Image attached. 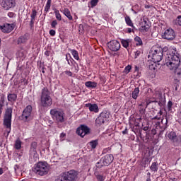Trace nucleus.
I'll return each mask as SVG.
<instances>
[{
  "mask_svg": "<svg viewBox=\"0 0 181 181\" xmlns=\"http://www.w3.org/2000/svg\"><path fill=\"white\" fill-rule=\"evenodd\" d=\"M175 47H170L165 57V66L171 71H176L180 66V58Z\"/></svg>",
  "mask_w": 181,
  "mask_h": 181,
  "instance_id": "f257e3e1",
  "label": "nucleus"
},
{
  "mask_svg": "<svg viewBox=\"0 0 181 181\" xmlns=\"http://www.w3.org/2000/svg\"><path fill=\"white\" fill-rule=\"evenodd\" d=\"M148 57L152 59L153 63H159L163 59V49L154 46L151 48Z\"/></svg>",
  "mask_w": 181,
  "mask_h": 181,
  "instance_id": "f03ea898",
  "label": "nucleus"
},
{
  "mask_svg": "<svg viewBox=\"0 0 181 181\" xmlns=\"http://www.w3.org/2000/svg\"><path fill=\"white\" fill-rule=\"evenodd\" d=\"M41 105L46 108L50 107L53 103L52 97H50V91L47 88L42 89L41 97H40Z\"/></svg>",
  "mask_w": 181,
  "mask_h": 181,
  "instance_id": "7ed1b4c3",
  "label": "nucleus"
},
{
  "mask_svg": "<svg viewBox=\"0 0 181 181\" xmlns=\"http://www.w3.org/2000/svg\"><path fill=\"white\" fill-rule=\"evenodd\" d=\"M12 125V108L8 107L6 110L4 117V126L6 128V132L7 135L11 134V126Z\"/></svg>",
  "mask_w": 181,
  "mask_h": 181,
  "instance_id": "20e7f679",
  "label": "nucleus"
},
{
  "mask_svg": "<svg viewBox=\"0 0 181 181\" xmlns=\"http://www.w3.org/2000/svg\"><path fill=\"white\" fill-rule=\"evenodd\" d=\"M34 172L40 176H45L49 173V166L46 162H38L35 168Z\"/></svg>",
  "mask_w": 181,
  "mask_h": 181,
  "instance_id": "39448f33",
  "label": "nucleus"
},
{
  "mask_svg": "<svg viewBox=\"0 0 181 181\" xmlns=\"http://www.w3.org/2000/svg\"><path fill=\"white\" fill-rule=\"evenodd\" d=\"M50 115L52 117V119L57 122L62 123L66 121V116H64V112L62 110H57V109H52L50 110Z\"/></svg>",
  "mask_w": 181,
  "mask_h": 181,
  "instance_id": "423d86ee",
  "label": "nucleus"
},
{
  "mask_svg": "<svg viewBox=\"0 0 181 181\" xmlns=\"http://www.w3.org/2000/svg\"><path fill=\"white\" fill-rule=\"evenodd\" d=\"M77 177V172L74 170H71L66 173H63L60 175L59 179L61 181H73Z\"/></svg>",
  "mask_w": 181,
  "mask_h": 181,
  "instance_id": "0eeeda50",
  "label": "nucleus"
},
{
  "mask_svg": "<svg viewBox=\"0 0 181 181\" xmlns=\"http://www.w3.org/2000/svg\"><path fill=\"white\" fill-rule=\"evenodd\" d=\"M22 121L24 122H29L32 119V106L28 105L23 111L21 115Z\"/></svg>",
  "mask_w": 181,
  "mask_h": 181,
  "instance_id": "6e6552de",
  "label": "nucleus"
},
{
  "mask_svg": "<svg viewBox=\"0 0 181 181\" xmlns=\"http://www.w3.org/2000/svg\"><path fill=\"white\" fill-rule=\"evenodd\" d=\"M107 47L111 52H118L121 49V44L115 40H112L107 43Z\"/></svg>",
  "mask_w": 181,
  "mask_h": 181,
  "instance_id": "1a4fd4ad",
  "label": "nucleus"
},
{
  "mask_svg": "<svg viewBox=\"0 0 181 181\" xmlns=\"http://www.w3.org/2000/svg\"><path fill=\"white\" fill-rule=\"evenodd\" d=\"M108 118H110V113L107 112H103L95 119V124H97V125H103V124H104V122H105Z\"/></svg>",
  "mask_w": 181,
  "mask_h": 181,
  "instance_id": "9d476101",
  "label": "nucleus"
},
{
  "mask_svg": "<svg viewBox=\"0 0 181 181\" xmlns=\"http://www.w3.org/2000/svg\"><path fill=\"white\" fill-rule=\"evenodd\" d=\"M176 35L175 31L172 28H168L165 30L164 34L163 35V38L166 39L167 40H173Z\"/></svg>",
  "mask_w": 181,
  "mask_h": 181,
  "instance_id": "9b49d317",
  "label": "nucleus"
},
{
  "mask_svg": "<svg viewBox=\"0 0 181 181\" xmlns=\"http://www.w3.org/2000/svg\"><path fill=\"white\" fill-rule=\"evenodd\" d=\"M15 5H16L15 0H3L1 2V6L6 11H9L11 8H15Z\"/></svg>",
  "mask_w": 181,
  "mask_h": 181,
  "instance_id": "f8f14e48",
  "label": "nucleus"
},
{
  "mask_svg": "<svg viewBox=\"0 0 181 181\" xmlns=\"http://www.w3.org/2000/svg\"><path fill=\"white\" fill-rule=\"evenodd\" d=\"M112 160H114V156L112 154H107L101 158L100 163L102 166H108V165L112 163Z\"/></svg>",
  "mask_w": 181,
  "mask_h": 181,
  "instance_id": "ddd939ff",
  "label": "nucleus"
},
{
  "mask_svg": "<svg viewBox=\"0 0 181 181\" xmlns=\"http://www.w3.org/2000/svg\"><path fill=\"white\" fill-rule=\"evenodd\" d=\"M88 132H90V129L88 128V127L84 125H81L76 130V134L82 138L86 136V135H87Z\"/></svg>",
  "mask_w": 181,
  "mask_h": 181,
  "instance_id": "4468645a",
  "label": "nucleus"
},
{
  "mask_svg": "<svg viewBox=\"0 0 181 181\" xmlns=\"http://www.w3.org/2000/svg\"><path fill=\"white\" fill-rule=\"evenodd\" d=\"M13 24L6 23L4 25H0V30L4 33H11L13 30Z\"/></svg>",
  "mask_w": 181,
  "mask_h": 181,
  "instance_id": "2eb2a0df",
  "label": "nucleus"
},
{
  "mask_svg": "<svg viewBox=\"0 0 181 181\" xmlns=\"http://www.w3.org/2000/svg\"><path fill=\"white\" fill-rule=\"evenodd\" d=\"M165 138H168L172 142H177V135L175 132L166 133Z\"/></svg>",
  "mask_w": 181,
  "mask_h": 181,
  "instance_id": "dca6fc26",
  "label": "nucleus"
},
{
  "mask_svg": "<svg viewBox=\"0 0 181 181\" xmlns=\"http://www.w3.org/2000/svg\"><path fill=\"white\" fill-rule=\"evenodd\" d=\"M86 107H88L90 112L97 113L98 112V111H100V110L98 109V105H97V104L88 103V104H86Z\"/></svg>",
  "mask_w": 181,
  "mask_h": 181,
  "instance_id": "f3484780",
  "label": "nucleus"
},
{
  "mask_svg": "<svg viewBox=\"0 0 181 181\" xmlns=\"http://www.w3.org/2000/svg\"><path fill=\"white\" fill-rule=\"evenodd\" d=\"M149 25H148V23L146 21V20H144L141 23V26L140 27V32H142L143 33H145L146 32H148L149 30Z\"/></svg>",
  "mask_w": 181,
  "mask_h": 181,
  "instance_id": "a211bd4d",
  "label": "nucleus"
},
{
  "mask_svg": "<svg viewBox=\"0 0 181 181\" xmlns=\"http://www.w3.org/2000/svg\"><path fill=\"white\" fill-rule=\"evenodd\" d=\"M28 40V35H25L18 37V39L17 40V44L22 45L23 43H26Z\"/></svg>",
  "mask_w": 181,
  "mask_h": 181,
  "instance_id": "6ab92c4d",
  "label": "nucleus"
},
{
  "mask_svg": "<svg viewBox=\"0 0 181 181\" xmlns=\"http://www.w3.org/2000/svg\"><path fill=\"white\" fill-rule=\"evenodd\" d=\"M86 87L87 88H90V90H93V88H95L97 87L98 83L96 82H93V81H86L85 83Z\"/></svg>",
  "mask_w": 181,
  "mask_h": 181,
  "instance_id": "aec40b11",
  "label": "nucleus"
},
{
  "mask_svg": "<svg viewBox=\"0 0 181 181\" xmlns=\"http://www.w3.org/2000/svg\"><path fill=\"white\" fill-rule=\"evenodd\" d=\"M8 101H10L11 103H15L16 101V98H18V95L15 93H10L7 96Z\"/></svg>",
  "mask_w": 181,
  "mask_h": 181,
  "instance_id": "412c9836",
  "label": "nucleus"
},
{
  "mask_svg": "<svg viewBox=\"0 0 181 181\" xmlns=\"http://www.w3.org/2000/svg\"><path fill=\"white\" fill-rule=\"evenodd\" d=\"M63 13L68 18L69 21H73V16H71V13H70V10L69 8H64L63 10Z\"/></svg>",
  "mask_w": 181,
  "mask_h": 181,
  "instance_id": "4be33fe9",
  "label": "nucleus"
},
{
  "mask_svg": "<svg viewBox=\"0 0 181 181\" xmlns=\"http://www.w3.org/2000/svg\"><path fill=\"white\" fill-rule=\"evenodd\" d=\"M139 95V88H136L132 93V97L134 100H136Z\"/></svg>",
  "mask_w": 181,
  "mask_h": 181,
  "instance_id": "5701e85b",
  "label": "nucleus"
},
{
  "mask_svg": "<svg viewBox=\"0 0 181 181\" xmlns=\"http://www.w3.org/2000/svg\"><path fill=\"white\" fill-rule=\"evenodd\" d=\"M89 146H90L91 149H95L98 146V140H93L88 143Z\"/></svg>",
  "mask_w": 181,
  "mask_h": 181,
  "instance_id": "b1692460",
  "label": "nucleus"
},
{
  "mask_svg": "<svg viewBox=\"0 0 181 181\" xmlns=\"http://www.w3.org/2000/svg\"><path fill=\"white\" fill-rule=\"evenodd\" d=\"M15 173L17 175H21L22 173L23 168L21 165H14Z\"/></svg>",
  "mask_w": 181,
  "mask_h": 181,
  "instance_id": "393cba45",
  "label": "nucleus"
},
{
  "mask_svg": "<svg viewBox=\"0 0 181 181\" xmlns=\"http://www.w3.org/2000/svg\"><path fill=\"white\" fill-rule=\"evenodd\" d=\"M125 22L127 25H128V26H131L132 28H135L134 26V23H132V20H131V18H129V16H127L125 17Z\"/></svg>",
  "mask_w": 181,
  "mask_h": 181,
  "instance_id": "a878e982",
  "label": "nucleus"
},
{
  "mask_svg": "<svg viewBox=\"0 0 181 181\" xmlns=\"http://www.w3.org/2000/svg\"><path fill=\"white\" fill-rule=\"evenodd\" d=\"M150 169L152 172H158V163L153 162L151 164Z\"/></svg>",
  "mask_w": 181,
  "mask_h": 181,
  "instance_id": "bb28decb",
  "label": "nucleus"
},
{
  "mask_svg": "<svg viewBox=\"0 0 181 181\" xmlns=\"http://www.w3.org/2000/svg\"><path fill=\"white\" fill-rule=\"evenodd\" d=\"M71 53L75 60H78V59H79L78 52H77V51L76 49H72L71 51Z\"/></svg>",
  "mask_w": 181,
  "mask_h": 181,
  "instance_id": "cd10ccee",
  "label": "nucleus"
},
{
  "mask_svg": "<svg viewBox=\"0 0 181 181\" xmlns=\"http://www.w3.org/2000/svg\"><path fill=\"white\" fill-rule=\"evenodd\" d=\"M54 13L55 14V18L57 19V21H62V15L60 14V11H59V10L55 9Z\"/></svg>",
  "mask_w": 181,
  "mask_h": 181,
  "instance_id": "c85d7f7f",
  "label": "nucleus"
},
{
  "mask_svg": "<svg viewBox=\"0 0 181 181\" xmlns=\"http://www.w3.org/2000/svg\"><path fill=\"white\" fill-rule=\"evenodd\" d=\"M121 43L123 47H125V49H127L128 46H129V40H122Z\"/></svg>",
  "mask_w": 181,
  "mask_h": 181,
  "instance_id": "c756f323",
  "label": "nucleus"
},
{
  "mask_svg": "<svg viewBox=\"0 0 181 181\" xmlns=\"http://www.w3.org/2000/svg\"><path fill=\"white\" fill-rule=\"evenodd\" d=\"M50 6H52V0H47L45 7V12H47L48 11H49Z\"/></svg>",
  "mask_w": 181,
  "mask_h": 181,
  "instance_id": "7c9ffc66",
  "label": "nucleus"
},
{
  "mask_svg": "<svg viewBox=\"0 0 181 181\" xmlns=\"http://www.w3.org/2000/svg\"><path fill=\"white\" fill-rule=\"evenodd\" d=\"M21 146H22V141H21L19 139H17L15 142L16 149H21Z\"/></svg>",
  "mask_w": 181,
  "mask_h": 181,
  "instance_id": "2f4dec72",
  "label": "nucleus"
},
{
  "mask_svg": "<svg viewBox=\"0 0 181 181\" xmlns=\"http://www.w3.org/2000/svg\"><path fill=\"white\" fill-rule=\"evenodd\" d=\"M98 2H100V0H91L90 2V8H94L98 5Z\"/></svg>",
  "mask_w": 181,
  "mask_h": 181,
  "instance_id": "473e14b6",
  "label": "nucleus"
},
{
  "mask_svg": "<svg viewBox=\"0 0 181 181\" xmlns=\"http://www.w3.org/2000/svg\"><path fill=\"white\" fill-rule=\"evenodd\" d=\"M136 46H141L142 45V40L139 37H134Z\"/></svg>",
  "mask_w": 181,
  "mask_h": 181,
  "instance_id": "72a5a7b5",
  "label": "nucleus"
},
{
  "mask_svg": "<svg viewBox=\"0 0 181 181\" xmlns=\"http://www.w3.org/2000/svg\"><path fill=\"white\" fill-rule=\"evenodd\" d=\"M163 114V112H162V110H160L157 115L155 116L153 119H162V115Z\"/></svg>",
  "mask_w": 181,
  "mask_h": 181,
  "instance_id": "f704fd0d",
  "label": "nucleus"
},
{
  "mask_svg": "<svg viewBox=\"0 0 181 181\" xmlns=\"http://www.w3.org/2000/svg\"><path fill=\"white\" fill-rule=\"evenodd\" d=\"M167 108L168 111H172V108H173V103L171 100L168 102Z\"/></svg>",
  "mask_w": 181,
  "mask_h": 181,
  "instance_id": "c9c22d12",
  "label": "nucleus"
},
{
  "mask_svg": "<svg viewBox=\"0 0 181 181\" xmlns=\"http://www.w3.org/2000/svg\"><path fill=\"white\" fill-rule=\"evenodd\" d=\"M132 69V66L131 65H127L124 70V73H125V74H128V73H129L131 71Z\"/></svg>",
  "mask_w": 181,
  "mask_h": 181,
  "instance_id": "e433bc0d",
  "label": "nucleus"
},
{
  "mask_svg": "<svg viewBox=\"0 0 181 181\" xmlns=\"http://www.w3.org/2000/svg\"><path fill=\"white\" fill-rule=\"evenodd\" d=\"M36 15H37V12L36 10H33L31 13V21H35V18H36Z\"/></svg>",
  "mask_w": 181,
  "mask_h": 181,
  "instance_id": "4c0bfd02",
  "label": "nucleus"
},
{
  "mask_svg": "<svg viewBox=\"0 0 181 181\" xmlns=\"http://www.w3.org/2000/svg\"><path fill=\"white\" fill-rule=\"evenodd\" d=\"M96 178L98 181H105V177L101 175H96Z\"/></svg>",
  "mask_w": 181,
  "mask_h": 181,
  "instance_id": "58836bf2",
  "label": "nucleus"
},
{
  "mask_svg": "<svg viewBox=\"0 0 181 181\" xmlns=\"http://www.w3.org/2000/svg\"><path fill=\"white\" fill-rule=\"evenodd\" d=\"M176 22L179 26H181V16H178L176 18Z\"/></svg>",
  "mask_w": 181,
  "mask_h": 181,
  "instance_id": "ea45409f",
  "label": "nucleus"
},
{
  "mask_svg": "<svg viewBox=\"0 0 181 181\" xmlns=\"http://www.w3.org/2000/svg\"><path fill=\"white\" fill-rule=\"evenodd\" d=\"M51 26L53 28H55L56 26H57V21L54 20L52 23H51Z\"/></svg>",
  "mask_w": 181,
  "mask_h": 181,
  "instance_id": "a19ab883",
  "label": "nucleus"
},
{
  "mask_svg": "<svg viewBox=\"0 0 181 181\" xmlns=\"http://www.w3.org/2000/svg\"><path fill=\"white\" fill-rule=\"evenodd\" d=\"M65 74H66V76H69V77H73V72L70 71H66Z\"/></svg>",
  "mask_w": 181,
  "mask_h": 181,
  "instance_id": "79ce46f5",
  "label": "nucleus"
},
{
  "mask_svg": "<svg viewBox=\"0 0 181 181\" xmlns=\"http://www.w3.org/2000/svg\"><path fill=\"white\" fill-rule=\"evenodd\" d=\"M66 138V134L65 133H62L60 134V141H63Z\"/></svg>",
  "mask_w": 181,
  "mask_h": 181,
  "instance_id": "37998d69",
  "label": "nucleus"
},
{
  "mask_svg": "<svg viewBox=\"0 0 181 181\" xmlns=\"http://www.w3.org/2000/svg\"><path fill=\"white\" fill-rule=\"evenodd\" d=\"M1 104L4 105V103H5V95H1Z\"/></svg>",
  "mask_w": 181,
  "mask_h": 181,
  "instance_id": "c03bdc74",
  "label": "nucleus"
},
{
  "mask_svg": "<svg viewBox=\"0 0 181 181\" xmlns=\"http://www.w3.org/2000/svg\"><path fill=\"white\" fill-rule=\"evenodd\" d=\"M49 35H50L51 36H54V35H56V30H49Z\"/></svg>",
  "mask_w": 181,
  "mask_h": 181,
  "instance_id": "a18cd8bd",
  "label": "nucleus"
},
{
  "mask_svg": "<svg viewBox=\"0 0 181 181\" xmlns=\"http://www.w3.org/2000/svg\"><path fill=\"white\" fill-rule=\"evenodd\" d=\"M141 54V51L135 52L134 57L135 59L138 58V57Z\"/></svg>",
  "mask_w": 181,
  "mask_h": 181,
  "instance_id": "49530a36",
  "label": "nucleus"
},
{
  "mask_svg": "<svg viewBox=\"0 0 181 181\" xmlns=\"http://www.w3.org/2000/svg\"><path fill=\"white\" fill-rule=\"evenodd\" d=\"M15 14L13 13V12H10V13H8V16L9 17V18H13V16H14Z\"/></svg>",
  "mask_w": 181,
  "mask_h": 181,
  "instance_id": "de8ad7c7",
  "label": "nucleus"
},
{
  "mask_svg": "<svg viewBox=\"0 0 181 181\" xmlns=\"http://www.w3.org/2000/svg\"><path fill=\"white\" fill-rule=\"evenodd\" d=\"M178 122L181 124V112L179 114Z\"/></svg>",
  "mask_w": 181,
  "mask_h": 181,
  "instance_id": "09e8293b",
  "label": "nucleus"
},
{
  "mask_svg": "<svg viewBox=\"0 0 181 181\" xmlns=\"http://www.w3.org/2000/svg\"><path fill=\"white\" fill-rule=\"evenodd\" d=\"M18 56H19V57H23V56H24L23 52H18Z\"/></svg>",
  "mask_w": 181,
  "mask_h": 181,
  "instance_id": "8fccbe9b",
  "label": "nucleus"
},
{
  "mask_svg": "<svg viewBox=\"0 0 181 181\" xmlns=\"http://www.w3.org/2000/svg\"><path fill=\"white\" fill-rule=\"evenodd\" d=\"M149 129V127H148V126H146V127H144V128H143V130L144 131H148Z\"/></svg>",
  "mask_w": 181,
  "mask_h": 181,
  "instance_id": "3c124183",
  "label": "nucleus"
},
{
  "mask_svg": "<svg viewBox=\"0 0 181 181\" xmlns=\"http://www.w3.org/2000/svg\"><path fill=\"white\" fill-rule=\"evenodd\" d=\"M69 57H70V54H67L66 55V62H68V60L70 59H69Z\"/></svg>",
  "mask_w": 181,
  "mask_h": 181,
  "instance_id": "603ef678",
  "label": "nucleus"
},
{
  "mask_svg": "<svg viewBox=\"0 0 181 181\" xmlns=\"http://www.w3.org/2000/svg\"><path fill=\"white\" fill-rule=\"evenodd\" d=\"M122 134L123 135L128 134V130L126 129L125 130L122 131Z\"/></svg>",
  "mask_w": 181,
  "mask_h": 181,
  "instance_id": "864d4df0",
  "label": "nucleus"
},
{
  "mask_svg": "<svg viewBox=\"0 0 181 181\" xmlns=\"http://www.w3.org/2000/svg\"><path fill=\"white\" fill-rule=\"evenodd\" d=\"M71 62H73V59L70 58L69 60L67 61L68 64H69V66L71 64Z\"/></svg>",
  "mask_w": 181,
  "mask_h": 181,
  "instance_id": "5fc2aeb1",
  "label": "nucleus"
},
{
  "mask_svg": "<svg viewBox=\"0 0 181 181\" xmlns=\"http://www.w3.org/2000/svg\"><path fill=\"white\" fill-rule=\"evenodd\" d=\"M4 174V169L2 168H0V176L1 175Z\"/></svg>",
  "mask_w": 181,
  "mask_h": 181,
  "instance_id": "6e6d98bb",
  "label": "nucleus"
},
{
  "mask_svg": "<svg viewBox=\"0 0 181 181\" xmlns=\"http://www.w3.org/2000/svg\"><path fill=\"white\" fill-rule=\"evenodd\" d=\"M133 30L132 28H127V33H132Z\"/></svg>",
  "mask_w": 181,
  "mask_h": 181,
  "instance_id": "4d7b16f0",
  "label": "nucleus"
},
{
  "mask_svg": "<svg viewBox=\"0 0 181 181\" xmlns=\"http://www.w3.org/2000/svg\"><path fill=\"white\" fill-rule=\"evenodd\" d=\"M45 56H50V52H49V51H46L45 52Z\"/></svg>",
  "mask_w": 181,
  "mask_h": 181,
  "instance_id": "13d9d810",
  "label": "nucleus"
},
{
  "mask_svg": "<svg viewBox=\"0 0 181 181\" xmlns=\"http://www.w3.org/2000/svg\"><path fill=\"white\" fill-rule=\"evenodd\" d=\"M32 146H36V142H33L31 144Z\"/></svg>",
  "mask_w": 181,
  "mask_h": 181,
  "instance_id": "bf43d9fd",
  "label": "nucleus"
},
{
  "mask_svg": "<svg viewBox=\"0 0 181 181\" xmlns=\"http://www.w3.org/2000/svg\"><path fill=\"white\" fill-rule=\"evenodd\" d=\"M33 151H34V155H35V156H37V154L36 153V151H35V148H33Z\"/></svg>",
  "mask_w": 181,
  "mask_h": 181,
  "instance_id": "052dcab7",
  "label": "nucleus"
},
{
  "mask_svg": "<svg viewBox=\"0 0 181 181\" xmlns=\"http://www.w3.org/2000/svg\"><path fill=\"white\" fill-rule=\"evenodd\" d=\"M135 127H138L139 125V122L134 123Z\"/></svg>",
  "mask_w": 181,
  "mask_h": 181,
  "instance_id": "680f3d73",
  "label": "nucleus"
},
{
  "mask_svg": "<svg viewBox=\"0 0 181 181\" xmlns=\"http://www.w3.org/2000/svg\"><path fill=\"white\" fill-rule=\"evenodd\" d=\"M132 12H134V13H135V15H136V11H135L134 10V8H132Z\"/></svg>",
  "mask_w": 181,
  "mask_h": 181,
  "instance_id": "e2e57ef3",
  "label": "nucleus"
},
{
  "mask_svg": "<svg viewBox=\"0 0 181 181\" xmlns=\"http://www.w3.org/2000/svg\"><path fill=\"white\" fill-rule=\"evenodd\" d=\"M155 129H152V132H153V135H155L156 134V132H155Z\"/></svg>",
  "mask_w": 181,
  "mask_h": 181,
  "instance_id": "0e129e2a",
  "label": "nucleus"
},
{
  "mask_svg": "<svg viewBox=\"0 0 181 181\" xmlns=\"http://www.w3.org/2000/svg\"><path fill=\"white\" fill-rule=\"evenodd\" d=\"M137 121H139V122H141V120L142 119L141 117L140 118H138V119H136Z\"/></svg>",
  "mask_w": 181,
  "mask_h": 181,
  "instance_id": "69168bd1",
  "label": "nucleus"
},
{
  "mask_svg": "<svg viewBox=\"0 0 181 181\" xmlns=\"http://www.w3.org/2000/svg\"><path fill=\"white\" fill-rule=\"evenodd\" d=\"M177 74H178V76H180L181 73H180V72H177Z\"/></svg>",
  "mask_w": 181,
  "mask_h": 181,
  "instance_id": "338daca9",
  "label": "nucleus"
},
{
  "mask_svg": "<svg viewBox=\"0 0 181 181\" xmlns=\"http://www.w3.org/2000/svg\"><path fill=\"white\" fill-rule=\"evenodd\" d=\"M161 122L163 123V119H161Z\"/></svg>",
  "mask_w": 181,
  "mask_h": 181,
  "instance_id": "774afa93",
  "label": "nucleus"
}]
</instances>
